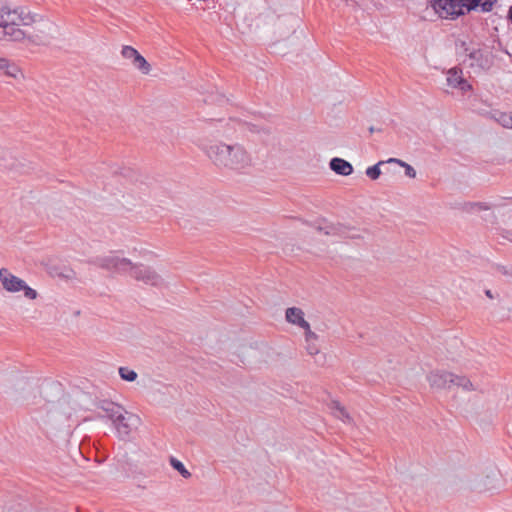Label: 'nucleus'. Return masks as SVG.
<instances>
[{"label":"nucleus","mask_w":512,"mask_h":512,"mask_svg":"<svg viewBox=\"0 0 512 512\" xmlns=\"http://www.w3.org/2000/svg\"><path fill=\"white\" fill-rule=\"evenodd\" d=\"M34 23L35 30L42 34L35 35L38 43L45 44L58 33L57 25L49 20L36 22L35 16L23 8L0 6V40L21 41L28 35L25 28Z\"/></svg>","instance_id":"f257e3e1"},{"label":"nucleus","mask_w":512,"mask_h":512,"mask_svg":"<svg viewBox=\"0 0 512 512\" xmlns=\"http://www.w3.org/2000/svg\"><path fill=\"white\" fill-rule=\"evenodd\" d=\"M209 160L219 169L242 172L253 165V158L247 148L240 143L227 144L212 142L202 148Z\"/></svg>","instance_id":"f03ea898"},{"label":"nucleus","mask_w":512,"mask_h":512,"mask_svg":"<svg viewBox=\"0 0 512 512\" xmlns=\"http://www.w3.org/2000/svg\"><path fill=\"white\" fill-rule=\"evenodd\" d=\"M89 263L98 268L118 274L127 273L132 267V261L130 259L121 257L114 252L96 256L90 259Z\"/></svg>","instance_id":"7ed1b4c3"},{"label":"nucleus","mask_w":512,"mask_h":512,"mask_svg":"<svg viewBox=\"0 0 512 512\" xmlns=\"http://www.w3.org/2000/svg\"><path fill=\"white\" fill-rule=\"evenodd\" d=\"M0 281L3 288L11 293H17L19 291L24 292V296L30 300L37 298L36 290L29 287L26 282L19 277L13 275L8 269H0Z\"/></svg>","instance_id":"20e7f679"},{"label":"nucleus","mask_w":512,"mask_h":512,"mask_svg":"<svg viewBox=\"0 0 512 512\" xmlns=\"http://www.w3.org/2000/svg\"><path fill=\"white\" fill-rule=\"evenodd\" d=\"M129 274L137 281H141L146 285L161 287L164 285L163 277L152 267L142 263H133Z\"/></svg>","instance_id":"39448f33"},{"label":"nucleus","mask_w":512,"mask_h":512,"mask_svg":"<svg viewBox=\"0 0 512 512\" xmlns=\"http://www.w3.org/2000/svg\"><path fill=\"white\" fill-rule=\"evenodd\" d=\"M432 7L444 19H455L465 13L464 0H433Z\"/></svg>","instance_id":"423d86ee"},{"label":"nucleus","mask_w":512,"mask_h":512,"mask_svg":"<svg viewBox=\"0 0 512 512\" xmlns=\"http://www.w3.org/2000/svg\"><path fill=\"white\" fill-rule=\"evenodd\" d=\"M121 55L123 58L130 60L134 68L138 69L143 74H148L151 70V65L147 60L132 46L125 45L122 47Z\"/></svg>","instance_id":"0eeeda50"},{"label":"nucleus","mask_w":512,"mask_h":512,"mask_svg":"<svg viewBox=\"0 0 512 512\" xmlns=\"http://www.w3.org/2000/svg\"><path fill=\"white\" fill-rule=\"evenodd\" d=\"M461 48L465 54V57L462 60L463 63H468L471 68L475 69H483L488 66V60L481 49H470L466 47L465 42L461 43Z\"/></svg>","instance_id":"6e6552de"},{"label":"nucleus","mask_w":512,"mask_h":512,"mask_svg":"<svg viewBox=\"0 0 512 512\" xmlns=\"http://www.w3.org/2000/svg\"><path fill=\"white\" fill-rule=\"evenodd\" d=\"M138 418L126 410L121 413V416L112 421L114 428L117 431L119 437L124 438L127 437L131 431L133 426L138 422Z\"/></svg>","instance_id":"1a4fd4ad"},{"label":"nucleus","mask_w":512,"mask_h":512,"mask_svg":"<svg viewBox=\"0 0 512 512\" xmlns=\"http://www.w3.org/2000/svg\"><path fill=\"white\" fill-rule=\"evenodd\" d=\"M427 381L433 389H451L453 373L441 370L431 371L427 375Z\"/></svg>","instance_id":"9d476101"},{"label":"nucleus","mask_w":512,"mask_h":512,"mask_svg":"<svg viewBox=\"0 0 512 512\" xmlns=\"http://www.w3.org/2000/svg\"><path fill=\"white\" fill-rule=\"evenodd\" d=\"M446 81L448 86L452 88H459L462 92H466L472 88L471 85L462 77V70L456 67L448 70Z\"/></svg>","instance_id":"9b49d317"},{"label":"nucleus","mask_w":512,"mask_h":512,"mask_svg":"<svg viewBox=\"0 0 512 512\" xmlns=\"http://www.w3.org/2000/svg\"><path fill=\"white\" fill-rule=\"evenodd\" d=\"M286 321L301 327L304 331L310 329V324L304 319V312L297 307H290L285 313Z\"/></svg>","instance_id":"f8f14e48"},{"label":"nucleus","mask_w":512,"mask_h":512,"mask_svg":"<svg viewBox=\"0 0 512 512\" xmlns=\"http://www.w3.org/2000/svg\"><path fill=\"white\" fill-rule=\"evenodd\" d=\"M0 73L14 79L23 78L22 71L15 63L2 57H0Z\"/></svg>","instance_id":"ddd939ff"},{"label":"nucleus","mask_w":512,"mask_h":512,"mask_svg":"<svg viewBox=\"0 0 512 512\" xmlns=\"http://www.w3.org/2000/svg\"><path fill=\"white\" fill-rule=\"evenodd\" d=\"M99 409H101L105 413V417L111 421L121 416V413L125 410L121 405L107 400L100 402Z\"/></svg>","instance_id":"4468645a"},{"label":"nucleus","mask_w":512,"mask_h":512,"mask_svg":"<svg viewBox=\"0 0 512 512\" xmlns=\"http://www.w3.org/2000/svg\"><path fill=\"white\" fill-rule=\"evenodd\" d=\"M329 166L332 171L342 176H348L353 172V166L342 158L331 159Z\"/></svg>","instance_id":"2eb2a0df"},{"label":"nucleus","mask_w":512,"mask_h":512,"mask_svg":"<svg viewBox=\"0 0 512 512\" xmlns=\"http://www.w3.org/2000/svg\"><path fill=\"white\" fill-rule=\"evenodd\" d=\"M496 0H464L465 12L480 9L482 12L492 10Z\"/></svg>","instance_id":"dca6fc26"},{"label":"nucleus","mask_w":512,"mask_h":512,"mask_svg":"<svg viewBox=\"0 0 512 512\" xmlns=\"http://www.w3.org/2000/svg\"><path fill=\"white\" fill-rule=\"evenodd\" d=\"M305 342H306V351L311 356H317L320 354V349L317 344L318 336L316 333L311 331V329L305 331Z\"/></svg>","instance_id":"f3484780"},{"label":"nucleus","mask_w":512,"mask_h":512,"mask_svg":"<svg viewBox=\"0 0 512 512\" xmlns=\"http://www.w3.org/2000/svg\"><path fill=\"white\" fill-rule=\"evenodd\" d=\"M330 409L333 413V415L340 419L341 421H343L344 423H347V424H352L353 423V419L352 417L350 416V414L347 412V410L345 409V407H343L339 402L337 401H333L331 404H330Z\"/></svg>","instance_id":"a211bd4d"},{"label":"nucleus","mask_w":512,"mask_h":512,"mask_svg":"<svg viewBox=\"0 0 512 512\" xmlns=\"http://www.w3.org/2000/svg\"><path fill=\"white\" fill-rule=\"evenodd\" d=\"M452 386L460 387L464 391L476 390V387L473 385L470 379L466 378L465 376H459L455 374H453Z\"/></svg>","instance_id":"6ab92c4d"},{"label":"nucleus","mask_w":512,"mask_h":512,"mask_svg":"<svg viewBox=\"0 0 512 512\" xmlns=\"http://www.w3.org/2000/svg\"><path fill=\"white\" fill-rule=\"evenodd\" d=\"M491 117L496 122H498L501 126H503L504 128L512 129V116L511 115L504 113V112L496 111L491 114Z\"/></svg>","instance_id":"aec40b11"},{"label":"nucleus","mask_w":512,"mask_h":512,"mask_svg":"<svg viewBox=\"0 0 512 512\" xmlns=\"http://www.w3.org/2000/svg\"><path fill=\"white\" fill-rule=\"evenodd\" d=\"M170 465L175 470H177L183 478L188 479L191 477V473L185 468L184 464L181 461H179L178 459L171 457Z\"/></svg>","instance_id":"412c9836"},{"label":"nucleus","mask_w":512,"mask_h":512,"mask_svg":"<svg viewBox=\"0 0 512 512\" xmlns=\"http://www.w3.org/2000/svg\"><path fill=\"white\" fill-rule=\"evenodd\" d=\"M388 162L397 163L398 165L402 166L405 169V175L408 176L409 178L416 177V170L410 164L396 158H390Z\"/></svg>","instance_id":"4be33fe9"},{"label":"nucleus","mask_w":512,"mask_h":512,"mask_svg":"<svg viewBox=\"0 0 512 512\" xmlns=\"http://www.w3.org/2000/svg\"><path fill=\"white\" fill-rule=\"evenodd\" d=\"M118 372L121 379L128 382H133L138 377L137 373L128 367H120Z\"/></svg>","instance_id":"5701e85b"},{"label":"nucleus","mask_w":512,"mask_h":512,"mask_svg":"<svg viewBox=\"0 0 512 512\" xmlns=\"http://www.w3.org/2000/svg\"><path fill=\"white\" fill-rule=\"evenodd\" d=\"M384 162L383 161H380L378 162L377 164L371 166V167H368L366 169V175L372 179V180H376L379 178V176L381 175V170H380V166L383 165Z\"/></svg>","instance_id":"b1692460"},{"label":"nucleus","mask_w":512,"mask_h":512,"mask_svg":"<svg viewBox=\"0 0 512 512\" xmlns=\"http://www.w3.org/2000/svg\"><path fill=\"white\" fill-rule=\"evenodd\" d=\"M471 207L472 208H478V209H487V207H485L482 203L471 204Z\"/></svg>","instance_id":"393cba45"},{"label":"nucleus","mask_w":512,"mask_h":512,"mask_svg":"<svg viewBox=\"0 0 512 512\" xmlns=\"http://www.w3.org/2000/svg\"><path fill=\"white\" fill-rule=\"evenodd\" d=\"M317 364L323 365L325 363V356L320 355L318 359L315 360Z\"/></svg>","instance_id":"a878e982"},{"label":"nucleus","mask_w":512,"mask_h":512,"mask_svg":"<svg viewBox=\"0 0 512 512\" xmlns=\"http://www.w3.org/2000/svg\"><path fill=\"white\" fill-rule=\"evenodd\" d=\"M507 19L510 21V23L512 24V5L509 7L508 9V14H507Z\"/></svg>","instance_id":"bb28decb"},{"label":"nucleus","mask_w":512,"mask_h":512,"mask_svg":"<svg viewBox=\"0 0 512 512\" xmlns=\"http://www.w3.org/2000/svg\"><path fill=\"white\" fill-rule=\"evenodd\" d=\"M73 275H74V273H73V271H71V270L69 271V273H68V274H63V276H64V277H66V278H72V277H73Z\"/></svg>","instance_id":"cd10ccee"},{"label":"nucleus","mask_w":512,"mask_h":512,"mask_svg":"<svg viewBox=\"0 0 512 512\" xmlns=\"http://www.w3.org/2000/svg\"><path fill=\"white\" fill-rule=\"evenodd\" d=\"M486 295H487L488 297L492 298V295H491L490 290H487V291H486Z\"/></svg>","instance_id":"c85d7f7f"},{"label":"nucleus","mask_w":512,"mask_h":512,"mask_svg":"<svg viewBox=\"0 0 512 512\" xmlns=\"http://www.w3.org/2000/svg\"><path fill=\"white\" fill-rule=\"evenodd\" d=\"M369 131L373 133L375 131L374 127H370Z\"/></svg>","instance_id":"c756f323"}]
</instances>
